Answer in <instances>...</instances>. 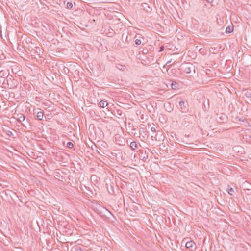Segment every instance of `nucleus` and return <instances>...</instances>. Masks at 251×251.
Returning a JSON list of instances; mask_svg holds the SVG:
<instances>
[{"mask_svg":"<svg viewBox=\"0 0 251 251\" xmlns=\"http://www.w3.org/2000/svg\"><path fill=\"white\" fill-rule=\"evenodd\" d=\"M10 129V128L8 126L5 125V128L2 127V134L1 133V137H3L6 139L12 137L13 134Z\"/></svg>","mask_w":251,"mask_h":251,"instance_id":"obj_1","label":"nucleus"},{"mask_svg":"<svg viewBox=\"0 0 251 251\" xmlns=\"http://www.w3.org/2000/svg\"><path fill=\"white\" fill-rule=\"evenodd\" d=\"M10 129V128L8 126L5 125V128L2 127V134L1 133V137H3L6 139L12 137L13 134Z\"/></svg>","mask_w":251,"mask_h":251,"instance_id":"obj_2","label":"nucleus"},{"mask_svg":"<svg viewBox=\"0 0 251 251\" xmlns=\"http://www.w3.org/2000/svg\"><path fill=\"white\" fill-rule=\"evenodd\" d=\"M0 58L1 64L11 63V61L10 60L11 58V55L8 53H6V54L2 53L1 54Z\"/></svg>","mask_w":251,"mask_h":251,"instance_id":"obj_3","label":"nucleus"},{"mask_svg":"<svg viewBox=\"0 0 251 251\" xmlns=\"http://www.w3.org/2000/svg\"><path fill=\"white\" fill-rule=\"evenodd\" d=\"M179 108L182 112H186L188 111L187 104L181 100L179 103Z\"/></svg>","mask_w":251,"mask_h":251,"instance_id":"obj_4","label":"nucleus"},{"mask_svg":"<svg viewBox=\"0 0 251 251\" xmlns=\"http://www.w3.org/2000/svg\"><path fill=\"white\" fill-rule=\"evenodd\" d=\"M195 70L194 67L192 64L187 63L186 64L184 68V72L187 74H189L191 72L192 70Z\"/></svg>","mask_w":251,"mask_h":251,"instance_id":"obj_5","label":"nucleus"},{"mask_svg":"<svg viewBox=\"0 0 251 251\" xmlns=\"http://www.w3.org/2000/svg\"><path fill=\"white\" fill-rule=\"evenodd\" d=\"M11 115L10 110H8V109L6 108L2 111V113H1V119H2L4 116L7 118H9Z\"/></svg>","mask_w":251,"mask_h":251,"instance_id":"obj_6","label":"nucleus"},{"mask_svg":"<svg viewBox=\"0 0 251 251\" xmlns=\"http://www.w3.org/2000/svg\"><path fill=\"white\" fill-rule=\"evenodd\" d=\"M186 248L190 249L191 251H193L195 249V244L192 241H188L186 243Z\"/></svg>","mask_w":251,"mask_h":251,"instance_id":"obj_7","label":"nucleus"},{"mask_svg":"<svg viewBox=\"0 0 251 251\" xmlns=\"http://www.w3.org/2000/svg\"><path fill=\"white\" fill-rule=\"evenodd\" d=\"M141 6L143 9V10L145 11H146L148 13H150L151 12V10H152V9L151 8L149 4L147 3H143L142 4H141Z\"/></svg>","mask_w":251,"mask_h":251,"instance_id":"obj_8","label":"nucleus"},{"mask_svg":"<svg viewBox=\"0 0 251 251\" xmlns=\"http://www.w3.org/2000/svg\"><path fill=\"white\" fill-rule=\"evenodd\" d=\"M3 83H2V86H1V87L6 88L7 87L9 88V84L8 83V79L6 78H3Z\"/></svg>","mask_w":251,"mask_h":251,"instance_id":"obj_9","label":"nucleus"},{"mask_svg":"<svg viewBox=\"0 0 251 251\" xmlns=\"http://www.w3.org/2000/svg\"><path fill=\"white\" fill-rule=\"evenodd\" d=\"M171 86L172 89H176L177 88H178L179 85L178 83H177L174 81H172V83L171 84Z\"/></svg>","mask_w":251,"mask_h":251,"instance_id":"obj_10","label":"nucleus"},{"mask_svg":"<svg viewBox=\"0 0 251 251\" xmlns=\"http://www.w3.org/2000/svg\"><path fill=\"white\" fill-rule=\"evenodd\" d=\"M130 147L132 151H135L138 148V145L135 141H133L130 143Z\"/></svg>","mask_w":251,"mask_h":251,"instance_id":"obj_11","label":"nucleus"},{"mask_svg":"<svg viewBox=\"0 0 251 251\" xmlns=\"http://www.w3.org/2000/svg\"><path fill=\"white\" fill-rule=\"evenodd\" d=\"M108 105V103L107 102V101H105V100H101L100 102H99V105H100V107H102V108H104L106 106H107Z\"/></svg>","mask_w":251,"mask_h":251,"instance_id":"obj_12","label":"nucleus"},{"mask_svg":"<svg viewBox=\"0 0 251 251\" xmlns=\"http://www.w3.org/2000/svg\"><path fill=\"white\" fill-rule=\"evenodd\" d=\"M44 115V114L43 112L39 111V112H37L36 116H37V117L38 120H41L43 119Z\"/></svg>","mask_w":251,"mask_h":251,"instance_id":"obj_13","label":"nucleus"},{"mask_svg":"<svg viewBox=\"0 0 251 251\" xmlns=\"http://www.w3.org/2000/svg\"><path fill=\"white\" fill-rule=\"evenodd\" d=\"M226 191H227L228 193L230 195H233V193H234V190L232 188H230L229 186H228V188L226 189Z\"/></svg>","mask_w":251,"mask_h":251,"instance_id":"obj_14","label":"nucleus"},{"mask_svg":"<svg viewBox=\"0 0 251 251\" xmlns=\"http://www.w3.org/2000/svg\"><path fill=\"white\" fill-rule=\"evenodd\" d=\"M233 26H232V27L228 26L226 28V33H230L233 31Z\"/></svg>","mask_w":251,"mask_h":251,"instance_id":"obj_15","label":"nucleus"},{"mask_svg":"<svg viewBox=\"0 0 251 251\" xmlns=\"http://www.w3.org/2000/svg\"><path fill=\"white\" fill-rule=\"evenodd\" d=\"M25 120V117L24 115H21L19 118H18V121L19 122L21 123L22 121H24Z\"/></svg>","mask_w":251,"mask_h":251,"instance_id":"obj_16","label":"nucleus"},{"mask_svg":"<svg viewBox=\"0 0 251 251\" xmlns=\"http://www.w3.org/2000/svg\"><path fill=\"white\" fill-rule=\"evenodd\" d=\"M73 7V4L72 2H67V7L69 9H72Z\"/></svg>","mask_w":251,"mask_h":251,"instance_id":"obj_17","label":"nucleus"},{"mask_svg":"<svg viewBox=\"0 0 251 251\" xmlns=\"http://www.w3.org/2000/svg\"><path fill=\"white\" fill-rule=\"evenodd\" d=\"M74 147L73 144L71 142H68L67 143V147L69 149H72Z\"/></svg>","mask_w":251,"mask_h":251,"instance_id":"obj_18","label":"nucleus"},{"mask_svg":"<svg viewBox=\"0 0 251 251\" xmlns=\"http://www.w3.org/2000/svg\"><path fill=\"white\" fill-rule=\"evenodd\" d=\"M6 183H7V182L5 181L2 180L1 179V187H2V188L4 187V186L5 187H8V185H7Z\"/></svg>","mask_w":251,"mask_h":251,"instance_id":"obj_19","label":"nucleus"},{"mask_svg":"<svg viewBox=\"0 0 251 251\" xmlns=\"http://www.w3.org/2000/svg\"><path fill=\"white\" fill-rule=\"evenodd\" d=\"M135 42L137 45H140L142 43L141 40L140 39H136L135 40Z\"/></svg>","mask_w":251,"mask_h":251,"instance_id":"obj_20","label":"nucleus"},{"mask_svg":"<svg viewBox=\"0 0 251 251\" xmlns=\"http://www.w3.org/2000/svg\"><path fill=\"white\" fill-rule=\"evenodd\" d=\"M0 72H1V74L2 73V75H3L4 76L9 75V73L7 71H5L1 70Z\"/></svg>","mask_w":251,"mask_h":251,"instance_id":"obj_21","label":"nucleus"},{"mask_svg":"<svg viewBox=\"0 0 251 251\" xmlns=\"http://www.w3.org/2000/svg\"><path fill=\"white\" fill-rule=\"evenodd\" d=\"M75 251H83V250L80 247H77L75 248Z\"/></svg>","mask_w":251,"mask_h":251,"instance_id":"obj_22","label":"nucleus"},{"mask_svg":"<svg viewBox=\"0 0 251 251\" xmlns=\"http://www.w3.org/2000/svg\"><path fill=\"white\" fill-rule=\"evenodd\" d=\"M7 192H10V191L9 190L1 191V193H4L6 195H8Z\"/></svg>","mask_w":251,"mask_h":251,"instance_id":"obj_23","label":"nucleus"},{"mask_svg":"<svg viewBox=\"0 0 251 251\" xmlns=\"http://www.w3.org/2000/svg\"><path fill=\"white\" fill-rule=\"evenodd\" d=\"M164 50V46H161L160 47V50H159V52H161L162 51H163V50Z\"/></svg>","mask_w":251,"mask_h":251,"instance_id":"obj_24","label":"nucleus"},{"mask_svg":"<svg viewBox=\"0 0 251 251\" xmlns=\"http://www.w3.org/2000/svg\"><path fill=\"white\" fill-rule=\"evenodd\" d=\"M151 130L152 131V132H155L156 131V129L154 127H152L151 128Z\"/></svg>","mask_w":251,"mask_h":251,"instance_id":"obj_25","label":"nucleus"},{"mask_svg":"<svg viewBox=\"0 0 251 251\" xmlns=\"http://www.w3.org/2000/svg\"><path fill=\"white\" fill-rule=\"evenodd\" d=\"M6 124L10 125L11 124V122L10 121H9L8 120H7V121L6 122Z\"/></svg>","mask_w":251,"mask_h":251,"instance_id":"obj_26","label":"nucleus"},{"mask_svg":"<svg viewBox=\"0 0 251 251\" xmlns=\"http://www.w3.org/2000/svg\"><path fill=\"white\" fill-rule=\"evenodd\" d=\"M206 1L208 2V3H211L212 2V0H206Z\"/></svg>","mask_w":251,"mask_h":251,"instance_id":"obj_27","label":"nucleus"},{"mask_svg":"<svg viewBox=\"0 0 251 251\" xmlns=\"http://www.w3.org/2000/svg\"><path fill=\"white\" fill-rule=\"evenodd\" d=\"M2 91L3 92H4V93H6V91H5V90H2Z\"/></svg>","mask_w":251,"mask_h":251,"instance_id":"obj_28","label":"nucleus"},{"mask_svg":"<svg viewBox=\"0 0 251 251\" xmlns=\"http://www.w3.org/2000/svg\"><path fill=\"white\" fill-rule=\"evenodd\" d=\"M170 62H171V61H168V62L167 63V64H168V63H170Z\"/></svg>","mask_w":251,"mask_h":251,"instance_id":"obj_29","label":"nucleus"},{"mask_svg":"<svg viewBox=\"0 0 251 251\" xmlns=\"http://www.w3.org/2000/svg\"><path fill=\"white\" fill-rule=\"evenodd\" d=\"M64 70L65 71H67V70H65V69H64Z\"/></svg>","mask_w":251,"mask_h":251,"instance_id":"obj_30","label":"nucleus"},{"mask_svg":"<svg viewBox=\"0 0 251 251\" xmlns=\"http://www.w3.org/2000/svg\"><path fill=\"white\" fill-rule=\"evenodd\" d=\"M64 70L65 71H67V70H65V69H64Z\"/></svg>","mask_w":251,"mask_h":251,"instance_id":"obj_31","label":"nucleus"},{"mask_svg":"<svg viewBox=\"0 0 251 251\" xmlns=\"http://www.w3.org/2000/svg\"><path fill=\"white\" fill-rule=\"evenodd\" d=\"M170 109L169 111H171L172 109H171V108H170Z\"/></svg>","mask_w":251,"mask_h":251,"instance_id":"obj_32","label":"nucleus"}]
</instances>
